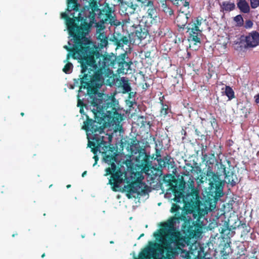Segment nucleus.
<instances>
[{
    "mask_svg": "<svg viewBox=\"0 0 259 259\" xmlns=\"http://www.w3.org/2000/svg\"><path fill=\"white\" fill-rule=\"evenodd\" d=\"M69 14L67 11L61 14V18L65 19V24L70 36L72 37L68 44L71 45L73 40V47L70 49L67 46H64L66 50L71 51L72 54L68 53L67 56V62L71 56L74 59L79 60L81 66L80 87L77 95L78 106H82L83 102L80 99L82 89L87 90V94H95L97 89L100 88L104 82L102 76L106 72V67L115 64V57L112 56H103L96 51L94 44L84 37L88 30L94 22V18H90L89 24L86 19L81 18V13L77 16L74 14Z\"/></svg>",
    "mask_w": 259,
    "mask_h": 259,
    "instance_id": "1",
    "label": "nucleus"
},
{
    "mask_svg": "<svg viewBox=\"0 0 259 259\" xmlns=\"http://www.w3.org/2000/svg\"><path fill=\"white\" fill-rule=\"evenodd\" d=\"M115 94L110 95L103 94L99 96L92 103L91 111L94 115L95 120L89 118L84 121L82 128L85 130L88 139V146L91 148L92 152L96 154L97 151L104 154L103 159L105 162L111 165L110 167L105 170V176L111 174L109 184L112 186L114 191H117L118 184L126 180V173L117 169L115 162V154L110 147L105 145L103 136H99L97 133L101 134L106 126H113L115 131L121 129L120 122L122 120L121 114L116 112L118 101L114 98Z\"/></svg>",
    "mask_w": 259,
    "mask_h": 259,
    "instance_id": "2",
    "label": "nucleus"
},
{
    "mask_svg": "<svg viewBox=\"0 0 259 259\" xmlns=\"http://www.w3.org/2000/svg\"><path fill=\"white\" fill-rule=\"evenodd\" d=\"M200 197L198 195L197 204L195 202V200H192V203H188L183 208L179 205L173 204L171 208V212H176L175 217L171 218L168 220L166 222L161 223L160 225L161 228L157 230L155 232L161 231L162 230L167 227L169 224H171L176 232L179 233L180 238L184 240L185 245L187 243L183 236H182L180 231H179L174 226L176 219H180L184 221L182 226V230L188 239L197 238L200 237L202 232V225L201 223H194L192 222L191 219L189 216H186L188 213H193V215H198L199 217L204 215L207 213L208 211L212 210L215 207V203L213 204L211 203L210 201L205 200L202 203L200 201Z\"/></svg>",
    "mask_w": 259,
    "mask_h": 259,
    "instance_id": "3",
    "label": "nucleus"
},
{
    "mask_svg": "<svg viewBox=\"0 0 259 259\" xmlns=\"http://www.w3.org/2000/svg\"><path fill=\"white\" fill-rule=\"evenodd\" d=\"M171 225L170 223L161 231L154 232V236L158 242H150V245L141 252L138 259H174L185 246V241Z\"/></svg>",
    "mask_w": 259,
    "mask_h": 259,
    "instance_id": "4",
    "label": "nucleus"
},
{
    "mask_svg": "<svg viewBox=\"0 0 259 259\" xmlns=\"http://www.w3.org/2000/svg\"><path fill=\"white\" fill-rule=\"evenodd\" d=\"M174 183L170 184V187L167 190V194H172L174 200L176 203H180L183 204V208L188 203H191L192 200H195V204L198 203V196L199 195L198 191L194 188V181L190 179L187 183V186L189 188V193L185 197L183 195V187L182 185H178L177 182H174Z\"/></svg>",
    "mask_w": 259,
    "mask_h": 259,
    "instance_id": "5",
    "label": "nucleus"
},
{
    "mask_svg": "<svg viewBox=\"0 0 259 259\" xmlns=\"http://www.w3.org/2000/svg\"><path fill=\"white\" fill-rule=\"evenodd\" d=\"M209 182V192L210 195L214 197L222 196V182L218 175L213 172L208 171L206 177L205 174H201L197 179L198 185L203 183L206 180Z\"/></svg>",
    "mask_w": 259,
    "mask_h": 259,
    "instance_id": "6",
    "label": "nucleus"
},
{
    "mask_svg": "<svg viewBox=\"0 0 259 259\" xmlns=\"http://www.w3.org/2000/svg\"><path fill=\"white\" fill-rule=\"evenodd\" d=\"M103 12H106L105 18H102V20L103 23L100 24L96 23L95 26L97 28L96 35L97 38L99 41L100 47L102 48L105 47L108 45V37L104 34V29L105 27L104 23H108L111 24L117 25L115 23V20L114 16L111 14V10L109 7H105L104 9L102 11Z\"/></svg>",
    "mask_w": 259,
    "mask_h": 259,
    "instance_id": "7",
    "label": "nucleus"
},
{
    "mask_svg": "<svg viewBox=\"0 0 259 259\" xmlns=\"http://www.w3.org/2000/svg\"><path fill=\"white\" fill-rule=\"evenodd\" d=\"M188 32L190 34L189 37V41L190 42V47L192 45H197V44L200 43V39L198 37L199 34L201 32V29L196 28V26L191 25L188 29Z\"/></svg>",
    "mask_w": 259,
    "mask_h": 259,
    "instance_id": "8",
    "label": "nucleus"
},
{
    "mask_svg": "<svg viewBox=\"0 0 259 259\" xmlns=\"http://www.w3.org/2000/svg\"><path fill=\"white\" fill-rule=\"evenodd\" d=\"M245 47L254 48L259 44V33L253 31L245 37Z\"/></svg>",
    "mask_w": 259,
    "mask_h": 259,
    "instance_id": "9",
    "label": "nucleus"
},
{
    "mask_svg": "<svg viewBox=\"0 0 259 259\" xmlns=\"http://www.w3.org/2000/svg\"><path fill=\"white\" fill-rule=\"evenodd\" d=\"M123 190L126 193V196L128 198L136 197V195L138 193V185L136 183H131V184L125 186Z\"/></svg>",
    "mask_w": 259,
    "mask_h": 259,
    "instance_id": "10",
    "label": "nucleus"
},
{
    "mask_svg": "<svg viewBox=\"0 0 259 259\" xmlns=\"http://www.w3.org/2000/svg\"><path fill=\"white\" fill-rule=\"evenodd\" d=\"M224 174L225 175V181L231 185L235 184L238 181L236 176L234 175L232 171H227L226 169L224 168Z\"/></svg>",
    "mask_w": 259,
    "mask_h": 259,
    "instance_id": "11",
    "label": "nucleus"
},
{
    "mask_svg": "<svg viewBox=\"0 0 259 259\" xmlns=\"http://www.w3.org/2000/svg\"><path fill=\"white\" fill-rule=\"evenodd\" d=\"M237 6L243 13H247L250 11L249 5L245 0H240L237 3Z\"/></svg>",
    "mask_w": 259,
    "mask_h": 259,
    "instance_id": "12",
    "label": "nucleus"
},
{
    "mask_svg": "<svg viewBox=\"0 0 259 259\" xmlns=\"http://www.w3.org/2000/svg\"><path fill=\"white\" fill-rule=\"evenodd\" d=\"M131 62H126L123 63L122 65H119L118 66V72L119 73H127L128 70L130 69Z\"/></svg>",
    "mask_w": 259,
    "mask_h": 259,
    "instance_id": "13",
    "label": "nucleus"
},
{
    "mask_svg": "<svg viewBox=\"0 0 259 259\" xmlns=\"http://www.w3.org/2000/svg\"><path fill=\"white\" fill-rule=\"evenodd\" d=\"M74 10L77 12L78 10V5L76 0H67V11L70 12Z\"/></svg>",
    "mask_w": 259,
    "mask_h": 259,
    "instance_id": "14",
    "label": "nucleus"
},
{
    "mask_svg": "<svg viewBox=\"0 0 259 259\" xmlns=\"http://www.w3.org/2000/svg\"><path fill=\"white\" fill-rule=\"evenodd\" d=\"M235 5L234 3L228 2H224L222 5V9L226 11H232L235 8Z\"/></svg>",
    "mask_w": 259,
    "mask_h": 259,
    "instance_id": "15",
    "label": "nucleus"
},
{
    "mask_svg": "<svg viewBox=\"0 0 259 259\" xmlns=\"http://www.w3.org/2000/svg\"><path fill=\"white\" fill-rule=\"evenodd\" d=\"M143 157V159L142 160V161H143V162H142L141 163V164H139V166H141L143 167L142 168V169H141V171L147 174H149L148 173V171L149 170V166H147V161L145 159V156H144L143 155H142L139 156V157Z\"/></svg>",
    "mask_w": 259,
    "mask_h": 259,
    "instance_id": "16",
    "label": "nucleus"
},
{
    "mask_svg": "<svg viewBox=\"0 0 259 259\" xmlns=\"http://www.w3.org/2000/svg\"><path fill=\"white\" fill-rule=\"evenodd\" d=\"M148 16L143 17V21H145L146 23L147 21H149L150 23H152V21L154 20V17L153 16V14L154 13V10L151 9H149L148 11Z\"/></svg>",
    "mask_w": 259,
    "mask_h": 259,
    "instance_id": "17",
    "label": "nucleus"
},
{
    "mask_svg": "<svg viewBox=\"0 0 259 259\" xmlns=\"http://www.w3.org/2000/svg\"><path fill=\"white\" fill-rule=\"evenodd\" d=\"M136 36L140 39L145 38L148 35V32L146 30H144V31L141 30H137L136 32Z\"/></svg>",
    "mask_w": 259,
    "mask_h": 259,
    "instance_id": "18",
    "label": "nucleus"
},
{
    "mask_svg": "<svg viewBox=\"0 0 259 259\" xmlns=\"http://www.w3.org/2000/svg\"><path fill=\"white\" fill-rule=\"evenodd\" d=\"M127 58L126 54H122L119 55L116 59V60L118 64V66L119 65H122L123 63H125L127 62L125 59Z\"/></svg>",
    "mask_w": 259,
    "mask_h": 259,
    "instance_id": "19",
    "label": "nucleus"
},
{
    "mask_svg": "<svg viewBox=\"0 0 259 259\" xmlns=\"http://www.w3.org/2000/svg\"><path fill=\"white\" fill-rule=\"evenodd\" d=\"M137 8V5L131 3L130 5H127L126 10L127 12V13L132 14L134 13L135 11H136V10Z\"/></svg>",
    "mask_w": 259,
    "mask_h": 259,
    "instance_id": "20",
    "label": "nucleus"
},
{
    "mask_svg": "<svg viewBox=\"0 0 259 259\" xmlns=\"http://www.w3.org/2000/svg\"><path fill=\"white\" fill-rule=\"evenodd\" d=\"M204 23L205 21H204L202 18H198L192 25H193V26H196V28H198L199 29H201L202 31L203 28L201 27V25Z\"/></svg>",
    "mask_w": 259,
    "mask_h": 259,
    "instance_id": "21",
    "label": "nucleus"
},
{
    "mask_svg": "<svg viewBox=\"0 0 259 259\" xmlns=\"http://www.w3.org/2000/svg\"><path fill=\"white\" fill-rule=\"evenodd\" d=\"M225 94L229 99L234 98V92L229 87H226L225 89Z\"/></svg>",
    "mask_w": 259,
    "mask_h": 259,
    "instance_id": "22",
    "label": "nucleus"
},
{
    "mask_svg": "<svg viewBox=\"0 0 259 259\" xmlns=\"http://www.w3.org/2000/svg\"><path fill=\"white\" fill-rule=\"evenodd\" d=\"M72 64L71 63L67 62L63 69V71L65 73H70L72 71Z\"/></svg>",
    "mask_w": 259,
    "mask_h": 259,
    "instance_id": "23",
    "label": "nucleus"
},
{
    "mask_svg": "<svg viewBox=\"0 0 259 259\" xmlns=\"http://www.w3.org/2000/svg\"><path fill=\"white\" fill-rule=\"evenodd\" d=\"M161 7L163 11L164 12L168 13L169 15H171L173 14L172 11L165 4L163 3L161 5Z\"/></svg>",
    "mask_w": 259,
    "mask_h": 259,
    "instance_id": "24",
    "label": "nucleus"
},
{
    "mask_svg": "<svg viewBox=\"0 0 259 259\" xmlns=\"http://www.w3.org/2000/svg\"><path fill=\"white\" fill-rule=\"evenodd\" d=\"M184 19V21L183 22V23L181 24V26H184L185 24L187 23V17L185 16L184 15H180L177 18V20L178 22H179L182 19ZM179 26H180L181 24H178Z\"/></svg>",
    "mask_w": 259,
    "mask_h": 259,
    "instance_id": "25",
    "label": "nucleus"
},
{
    "mask_svg": "<svg viewBox=\"0 0 259 259\" xmlns=\"http://www.w3.org/2000/svg\"><path fill=\"white\" fill-rule=\"evenodd\" d=\"M234 20L237 23L238 25L241 26L243 24V20L241 15H237L235 17Z\"/></svg>",
    "mask_w": 259,
    "mask_h": 259,
    "instance_id": "26",
    "label": "nucleus"
},
{
    "mask_svg": "<svg viewBox=\"0 0 259 259\" xmlns=\"http://www.w3.org/2000/svg\"><path fill=\"white\" fill-rule=\"evenodd\" d=\"M122 87L124 90V92H128L131 91V87L127 81L123 82Z\"/></svg>",
    "mask_w": 259,
    "mask_h": 259,
    "instance_id": "27",
    "label": "nucleus"
},
{
    "mask_svg": "<svg viewBox=\"0 0 259 259\" xmlns=\"http://www.w3.org/2000/svg\"><path fill=\"white\" fill-rule=\"evenodd\" d=\"M251 7L255 9L259 6V0H250Z\"/></svg>",
    "mask_w": 259,
    "mask_h": 259,
    "instance_id": "28",
    "label": "nucleus"
},
{
    "mask_svg": "<svg viewBox=\"0 0 259 259\" xmlns=\"http://www.w3.org/2000/svg\"><path fill=\"white\" fill-rule=\"evenodd\" d=\"M253 25V23L251 21L248 20H247L245 24V27L246 28H250Z\"/></svg>",
    "mask_w": 259,
    "mask_h": 259,
    "instance_id": "29",
    "label": "nucleus"
},
{
    "mask_svg": "<svg viewBox=\"0 0 259 259\" xmlns=\"http://www.w3.org/2000/svg\"><path fill=\"white\" fill-rule=\"evenodd\" d=\"M255 102L256 104H259V94H256L254 97Z\"/></svg>",
    "mask_w": 259,
    "mask_h": 259,
    "instance_id": "30",
    "label": "nucleus"
},
{
    "mask_svg": "<svg viewBox=\"0 0 259 259\" xmlns=\"http://www.w3.org/2000/svg\"><path fill=\"white\" fill-rule=\"evenodd\" d=\"M161 113L163 115H166L167 114V108L163 107L161 110Z\"/></svg>",
    "mask_w": 259,
    "mask_h": 259,
    "instance_id": "31",
    "label": "nucleus"
},
{
    "mask_svg": "<svg viewBox=\"0 0 259 259\" xmlns=\"http://www.w3.org/2000/svg\"><path fill=\"white\" fill-rule=\"evenodd\" d=\"M129 144L131 145V146L136 145H137V141L136 140L132 139L131 140V142L130 143H129Z\"/></svg>",
    "mask_w": 259,
    "mask_h": 259,
    "instance_id": "32",
    "label": "nucleus"
},
{
    "mask_svg": "<svg viewBox=\"0 0 259 259\" xmlns=\"http://www.w3.org/2000/svg\"><path fill=\"white\" fill-rule=\"evenodd\" d=\"M93 158H94V159H95V161H96V162H97V161H98V157H97V155H95V156H94V157H93Z\"/></svg>",
    "mask_w": 259,
    "mask_h": 259,
    "instance_id": "33",
    "label": "nucleus"
},
{
    "mask_svg": "<svg viewBox=\"0 0 259 259\" xmlns=\"http://www.w3.org/2000/svg\"><path fill=\"white\" fill-rule=\"evenodd\" d=\"M123 41L124 42V43H127L128 40L126 38V37H125V38H123Z\"/></svg>",
    "mask_w": 259,
    "mask_h": 259,
    "instance_id": "34",
    "label": "nucleus"
},
{
    "mask_svg": "<svg viewBox=\"0 0 259 259\" xmlns=\"http://www.w3.org/2000/svg\"><path fill=\"white\" fill-rule=\"evenodd\" d=\"M86 175H87V171H84L82 174V177H84Z\"/></svg>",
    "mask_w": 259,
    "mask_h": 259,
    "instance_id": "35",
    "label": "nucleus"
},
{
    "mask_svg": "<svg viewBox=\"0 0 259 259\" xmlns=\"http://www.w3.org/2000/svg\"><path fill=\"white\" fill-rule=\"evenodd\" d=\"M80 112L81 113H83V108H82V107H81V108L80 109Z\"/></svg>",
    "mask_w": 259,
    "mask_h": 259,
    "instance_id": "36",
    "label": "nucleus"
},
{
    "mask_svg": "<svg viewBox=\"0 0 259 259\" xmlns=\"http://www.w3.org/2000/svg\"><path fill=\"white\" fill-rule=\"evenodd\" d=\"M97 163V162L95 161V163L93 164V166H95Z\"/></svg>",
    "mask_w": 259,
    "mask_h": 259,
    "instance_id": "37",
    "label": "nucleus"
},
{
    "mask_svg": "<svg viewBox=\"0 0 259 259\" xmlns=\"http://www.w3.org/2000/svg\"><path fill=\"white\" fill-rule=\"evenodd\" d=\"M70 187H71V185H68L67 186V188H70Z\"/></svg>",
    "mask_w": 259,
    "mask_h": 259,
    "instance_id": "38",
    "label": "nucleus"
},
{
    "mask_svg": "<svg viewBox=\"0 0 259 259\" xmlns=\"http://www.w3.org/2000/svg\"><path fill=\"white\" fill-rule=\"evenodd\" d=\"M45 253H44V254H42L41 257H44L45 256Z\"/></svg>",
    "mask_w": 259,
    "mask_h": 259,
    "instance_id": "39",
    "label": "nucleus"
},
{
    "mask_svg": "<svg viewBox=\"0 0 259 259\" xmlns=\"http://www.w3.org/2000/svg\"><path fill=\"white\" fill-rule=\"evenodd\" d=\"M21 115L22 116H23V115H24V113L22 112V113H21Z\"/></svg>",
    "mask_w": 259,
    "mask_h": 259,
    "instance_id": "40",
    "label": "nucleus"
},
{
    "mask_svg": "<svg viewBox=\"0 0 259 259\" xmlns=\"http://www.w3.org/2000/svg\"><path fill=\"white\" fill-rule=\"evenodd\" d=\"M143 235H144V234H142V235H141V236H140V237L143 236Z\"/></svg>",
    "mask_w": 259,
    "mask_h": 259,
    "instance_id": "41",
    "label": "nucleus"
}]
</instances>
